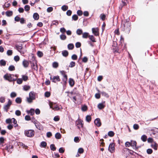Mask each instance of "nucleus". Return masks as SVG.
<instances>
[{
  "label": "nucleus",
  "instance_id": "680f3d73",
  "mask_svg": "<svg viewBox=\"0 0 158 158\" xmlns=\"http://www.w3.org/2000/svg\"><path fill=\"white\" fill-rule=\"evenodd\" d=\"M12 118L11 119L10 118L7 119L6 120V123L10 124V123L12 122Z\"/></svg>",
  "mask_w": 158,
  "mask_h": 158
},
{
  "label": "nucleus",
  "instance_id": "c756f323",
  "mask_svg": "<svg viewBox=\"0 0 158 158\" xmlns=\"http://www.w3.org/2000/svg\"><path fill=\"white\" fill-rule=\"evenodd\" d=\"M6 15L8 17H10L13 15V12L12 11L8 10L6 12Z\"/></svg>",
  "mask_w": 158,
  "mask_h": 158
},
{
  "label": "nucleus",
  "instance_id": "ea45409f",
  "mask_svg": "<svg viewBox=\"0 0 158 158\" xmlns=\"http://www.w3.org/2000/svg\"><path fill=\"white\" fill-rule=\"evenodd\" d=\"M47 146V143L45 141H42L40 143V146L41 147L45 148Z\"/></svg>",
  "mask_w": 158,
  "mask_h": 158
},
{
  "label": "nucleus",
  "instance_id": "603ef678",
  "mask_svg": "<svg viewBox=\"0 0 158 158\" xmlns=\"http://www.w3.org/2000/svg\"><path fill=\"white\" fill-rule=\"evenodd\" d=\"M16 94L15 92H11L10 94V96L12 98H15L16 97Z\"/></svg>",
  "mask_w": 158,
  "mask_h": 158
},
{
  "label": "nucleus",
  "instance_id": "c9c22d12",
  "mask_svg": "<svg viewBox=\"0 0 158 158\" xmlns=\"http://www.w3.org/2000/svg\"><path fill=\"white\" fill-rule=\"evenodd\" d=\"M6 62L5 60H1L0 61V64L1 66H5L6 65Z\"/></svg>",
  "mask_w": 158,
  "mask_h": 158
},
{
  "label": "nucleus",
  "instance_id": "423d86ee",
  "mask_svg": "<svg viewBox=\"0 0 158 158\" xmlns=\"http://www.w3.org/2000/svg\"><path fill=\"white\" fill-rule=\"evenodd\" d=\"M15 48L16 49L22 54H24L25 52V51L23 50L22 44H16L15 45Z\"/></svg>",
  "mask_w": 158,
  "mask_h": 158
},
{
  "label": "nucleus",
  "instance_id": "39448f33",
  "mask_svg": "<svg viewBox=\"0 0 158 158\" xmlns=\"http://www.w3.org/2000/svg\"><path fill=\"white\" fill-rule=\"evenodd\" d=\"M24 134L26 136L28 137H31L34 136L35 131L33 130H25L24 131Z\"/></svg>",
  "mask_w": 158,
  "mask_h": 158
},
{
  "label": "nucleus",
  "instance_id": "f8f14e48",
  "mask_svg": "<svg viewBox=\"0 0 158 158\" xmlns=\"http://www.w3.org/2000/svg\"><path fill=\"white\" fill-rule=\"evenodd\" d=\"M14 147L13 145H7L5 148V149L8 152L11 153L12 152V149Z\"/></svg>",
  "mask_w": 158,
  "mask_h": 158
},
{
  "label": "nucleus",
  "instance_id": "412c9836",
  "mask_svg": "<svg viewBox=\"0 0 158 158\" xmlns=\"http://www.w3.org/2000/svg\"><path fill=\"white\" fill-rule=\"evenodd\" d=\"M150 131H153V132L152 133V134L153 135H155L156 134V133H158V128L154 127L153 128H152L150 130Z\"/></svg>",
  "mask_w": 158,
  "mask_h": 158
},
{
  "label": "nucleus",
  "instance_id": "72a5a7b5",
  "mask_svg": "<svg viewBox=\"0 0 158 158\" xmlns=\"http://www.w3.org/2000/svg\"><path fill=\"white\" fill-rule=\"evenodd\" d=\"M147 136L145 135H142L141 138V139L143 142H145L147 140Z\"/></svg>",
  "mask_w": 158,
  "mask_h": 158
},
{
  "label": "nucleus",
  "instance_id": "dca6fc26",
  "mask_svg": "<svg viewBox=\"0 0 158 158\" xmlns=\"http://www.w3.org/2000/svg\"><path fill=\"white\" fill-rule=\"evenodd\" d=\"M158 144L156 142H154L151 144V147L154 150H156L157 149Z\"/></svg>",
  "mask_w": 158,
  "mask_h": 158
},
{
  "label": "nucleus",
  "instance_id": "c03bdc74",
  "mask_svg": "<svg viewBox=\"0 0 158 158\" xmlns=\"http://www.w3.org/2000/svg\"><path fill=\"white\" fill-rule=\"evenodd\" d=\"M50 148L51 150L53 151H55L56 149V148L54 144H51L50 145Z\"/></svg>",
  "mask_w": 158,
  "mask_h": 158
},
{
  "label": "nucleus",
  "instance_id": "20e7f679",
  "mask_svg": "<svg viewBox=\"0 0 158 158\" xmlns=\"http://www.w3.org/2000/svg\"><path fill=\"white\" fill-rule=\"evenodd\" d=\"M32 61L30 60L29 62L31 64V67L32 69L37 71L38 70V66L37 64H35V58L33 56H32Z\"/></svg>",
  "mask_w": 158,
  "mask_h": 158
},
{
  "label": "nucleus",
  "instance_id": "49530a36",
  "mask_svg": "<svg viewBox=\"0 0 158 158\" xmlns=\"http://www.w3.org/2000/svg\"><path fill=\"white\" fill-rule=\"evenodd\" d=\"M30 88V87L29 86L25 85L24 86L23 89L24 90L26 91L28 90Z\"/></svg>",
  "mask_w": 158,
  "mask_h": 158
},
{
  "label": "nucleus",
  "instance_id": "f257e3e1",
  "mask_svg": "<svg viewBox=\"0 0 158 158\" xmlns=\"http://www.w3.org/2000/svg\"><path fill=\"white\" fill-rule=\"evenodd\" d=\"M129 20V19L128 18L122 21V23L123 24V26L121 27L122 30L127 34L130 33L131 28V23Z\"/></svg>",
  "mask_w": 158,
  "mask_h": 158
},
{
  "label": "nucleus",
  "instance_id": "1a4fd4ad",
  "mask_svg": "<svg viewBox=\"0 0 158 158\" xmlns=\"http://www.w3.org/2000/svg\"><path fill=\"white\" fill-rule=\"evenodd\" d=\"M50 80H52V81L53 82L56 83L57 81H60V79L58 76H54L52 77L51 76L50 77Z\"/></svg>",
  "mask_w": 158,
  "mask_h": 158
},
{
  "label": "nucleus",
  "instance_id": "5701e85b",
  "mask_svg": "<svg viewBox=\"0 0 158 158\" xmlns=\"http://www.w3.org/2000/svg\"><path fill=\"white\" fill-rule=\"evenodd\" d=\"M77 125H80L81 127H82L83 126V122L82 120L79 119L78 122H76Z\"/></svg>",
  "mask_w": 158,
  "mask_h": 158
},
{
  "label": "nucleus",
  "instance_id": "bb28decb",
  "mask_svg": "<svg viewBox=\"0 0 158 158\" xmlns=\"http://www.w3.org/2000/svg\"><path fill=\"white\" fill-rule=\"evenodd\" d=\"M89 38L91 41L93 42H96L95 39L93 35H89Z\"/></svg>",
  "mask_w": 158,
  "mask_h": 158
},
{
  "label": "nucleus",
  "instance_id": "a18cd8bd",
  "mask_svg": "<svg viewBox=\"0 0 158 158\" xmlns=\"http://www.w3.org/2000/svg\"><path fill=\"white\" fill-rule=\"evenodd\" d=\"M91 119V116L89 115H87L86 117V120L88 122H89Z\"/></svg>",
  "mask_w": 158,
  "mask_h": 158
},
{
  "label": "nucleus",
  "instance_id": "7c9ffc66",
  "mask_svg": "<svg viewBox=\"0 0 158 158\" xmlns=\"http://www.w3.org/2000/svg\"><path fill=\"white\" fill-rule=\"evenodd\" d=\"M74 48V45L73 44L70 43L68 45V48L69 50H71L73 49Z\"/></svg>",
  "mask_w": 158,
  "mask_h": 158
},
{
  "label": "nucleus",
  "instance_id": "4d7b16f0",
  "mask_svg": "<svg viewBox=\"0 0 158 158\" xmlns=\"http://www.w3.org/2000/svg\"><path fill=\"white\" fill-rule=\"evenodd\" d=\"M30 9V6L28 5H26L24 6V10L26 11H28Z\"/></svg>",
  "mask_w": 158,
  "mask_h": 158
},
{
  "label": "nucleus",
  "instance_id": "f3484780",
  "mask_svg": "<svg viewBox=\"0 0 158 158\" xmlns=\"http://www.w3.org/2000/svg\"><path fill=\"white\" fill-rule=\"evenodd\" d=\"M27 112L28 114H30V115L32 116L35 113L34 109L33 108H31L30 110H27Z\"/></svg>",
  "mask_w": 158,
  "mask_h": 158
},
{
  "label": "nucleus",
  "instance_id": "473e14b6",
  "mask_svg": "<svg viewBox=\"0 0 158 158\" xmlns=\"http://www.w3.org/2000/svg\"><path fill=\"white\" fill-rule=\"evenodd\" d=\"M61 137V135L60 133L57 132L55 135V137L57 139H60Z\"/></svg>",
  "mask_w": 158,
  "mask_h": 158
},
{
  "label": "nucleus",
  "instance_id": "2f4dec72",
  "mask_svg": "<svg viewBox=\"0 0 158 158\" xmlns=\"http://www.w3.org/2000/svg\"><path fill=\"white\" fill-rule=\"evenodd\" d=\"M89 33L88 32H85L83 33L82 37L83 38L86 39L88 37L89 38Z\"/></svg>",
  "mask_w": 158,
  "mask_h": 158
},
{
  "label": "nucleus",
  "instance_id": "aec40b11",
  "mask_svg": "<svg viewBox=\"0 0 158 158\" xmlns=\"http://www.w3.org/2000/svg\"><path fill=\"white\" fill-rule=\"evenodd\" d=\"M62 54L63 56L67 57L69 55V52L67 51L64 50L62 52Z\"/></svg>",
  "mask_w": 158,
  "mask_h": 158
},
{
  "label": "nucleus",
  "instance_id": "338daca9",
  "mask_svg": "<svg viewBox=\"0 0 158 158\" xmlns=\"http://www.w3.org/2000/svg\"><path fill=\"white\" fill-rule=\"evenodd\" d=\"M20 58L18 56H15L14 57V60L15 61L17 62L19 60Z\"/></svg>",
  "mask_w": 158,
  "mask_h": 158
},
{
  "label": "nucleus",
  "instance_id": "f03ea898",
  "mask_svg": "<svg viewBox=\"0 0 158 158\" xmlns=\"http://www.w3.org/2000/svg\"><path fill=\"white\" fill-rule=\"evenodd\" d=\"M3 78L5 80H7L10 82L14 81L17 80V76L14 74L6 73L3 76Z\"/></svg>",
  "mask_w": 158,
  "mask_h": 158
},
{
  "label": "nucleus",
  "instance_id": "4be33fe9",
  "mask_svg": "<svg viewBox=\"0 0 158 158\" xmlns=\"http://www.w3.org/2000/svg\"><path fill=\"white\" fill-rule=\"evenodd\" d=\"M50 108H52L53 110H58L60 109V108L56 105H54L52 106H50Z\"/></svg>",
  "mask_w": 158,
  "mask_h": 158
},
{
  "label": "nucleus",
  "instance_id": "a19ab883",
  "mask_svg": "<svg viewBox=\"0 0 158 158\" xmlns=\"http://www.w3.org/2000/svg\"><path fill=\"white\" fill-rule=\"evenodd\" d=\"M87 106L86 105H84L81 107V109L83 111H85L87 110Z\"/></svg>",
  "mask_w": 158,
  "mask_h": 158
},
{
  "label": "nucleus",
  "instance_id": "0e129e2a",
  "mask_svg": "<svg viewBox=\"0 0 158 158\" xmlns=\"http://www.w3.org/2000/svg\"><path fill=\"white\" fill-rule=\"evenodd\" d=\"M17 83L19 84H20L22 83L23 82V80L21 78H18L16 80Z\"/></svg>",
  "mask_w": 158,
  "mask_h": 158
},
{
  "label": "nucleus",
  "instance_id": "5fc2aeb1",
  "mask_svg": "<svg viewBox=\"0 0 158 158\" xmlns=\"http://www.w3.org/2000/svg\"><path fill=\"white\" fill-rule=\"evenodd\" d=\"M72 19L74 21H76L78 19V17L75 14L72 16Z\"/></svg>",
  "mask_w": 158,
  "mask_h": 158
},
{
  "label": "nucleus",
  "instance_id": "6e6d98bb",
  "mask_svg": "<svg viewBox=\"0 0 158 158\" xmlns=\"http://www.w3.org/2000/svg\"><path fill=\"white\" fill-rule=\"evenodd\" d=\"M37 54L38 56L40 57H42L43 55V52L40 51H38Z\"/></svg>",
  "mask_w": 158,
  "mask_h": 158
},
{
  "label": "nucleus",
  "instance_id": "f704fd0d",
  "mask_svg": "<svg viewBox=\"0 0 158 158\" xmlns=\"http://www.w3.org/2000/svg\"><path fill=\"white\" fill-rule=\"evenodd\" d=\"M98 107L99 109L101 110L104 108L105 106L102 103H100L98 105Z\"/></svg>",
  "mask_w": 158,
  "mask_h": 158
},
{
  "label": "nucleus",
  "instance_id": "0eeeda50",
  "mask_svg": "<svg viewBox=\"0 0 158 158\" xmlns=\"http://www.w3.org/2000/svg\"><path fill=\"white\" fill-rule=\"evenodd\" d=\"M130 144L131 146L135 150H138L140 148L139 146H137V142L135 141L131 140Z\"/></svg>",
  "mask_w": 158,
  "mask_h": 158
},
{
  "label": "nucleus",
  "instance_id": "a211bd4d",
  "mask_svg": "<svg viewBox=\"0 0 158 158\" xmlns=\"http://www.w3.org/2000/svg\"><path fill=\"white\" fill-rule=\"evenodd\" d=\"M69 83L71 87H73L74 85V81L73 78H70L69 79Z\"/></svg>",
  "mask_w": 158,
  "mask_h": 158
},
{
  "label": "nucleus",
  "instance_id": "e433bc0d",
  "mask_svg": "<svg viewBox=\"0 0 158 158\" xmlns=\"http://www.w3.org/2000/svg\"><path fill=\"white\" fill-rule=\"evenodd\" d=\"M75 62L74 61H72L70 62L69 66V67L73 68L75 66Z\"/></svg>",
  "mask_w": 158,
  "mask_h": 158
},
{
  "label": "nucleus",
  "instance_id": "864d4df0",
  "mask_svg": "<svg viewBox=\"0 0 158 158\" xmlns=\"http://www.w3.org/2000/svg\"><path fill=\"white\" fill-rule=\"evenodd\" d=\"M106 17V15L104 14H101L100 15V19L102 21H104L105 20Z\"/></svg>",
  "mask_w": 158,
  "mask_h": 158
},
{
  "label": "nucleus",
  "instance_id": "2eb2a0df",
  "mask_svg": "<svg viewBox=\"0 0 158 158\" xmlns=\"http://www.w3.org/2000/svg\"><path fill=\"white\" fill-rule=\"evenodd\" d=\"M92 31L93 33L95 36H98L99 35L98 29L97 28H92Z\"/></svg>",
  "mask_w": 158,
  "mask_h": 158
},
{
  "label": "nucleus",
  "instance_id": "774afa93",
  "mask_svg": "<svg viewBox=\"0 0 158 158\" xmlns=\"http://www.w3.org/2000/svg\"><path fill=\"white\" fill-rule=\"evenodd\" d=\"M15 114L17 116H19L21 114V112L19 110H17L15 111Z\"/></svg>",
  "mask_w": 158,
  "mask_h": 158
},
{
  "label": "nucleus",
  "instance_id": "9b49d317",
  "mask_svg": "<svg viewBox=\"0 0 158 158\" xmlns=\"http://www.w3.org/2000/svg\"><path fill=\"white\" fill-rule=\"evenodd\" d=\"M35 125L37 129L40 130H43V128L42 125L38 121L35 123Z\"/></svg>",
  "mask_w": 158,
  "mask_h": 158
},
{
  "label": "nucleus",
  "instance_id": "cd10ccee",
  "mask_svg": "<svg viewBox=\"0 0 158 158\" xmlns=\"http://www.w3.org/2000/svg\"><path fill=\"white\" fill-rule=\"evenodd\" d=\"M100 93L103 96L106 98H108L109 97V96L108 95V94L107 93L104 91H101L100 92Z\"/></svg>",
  "mask_w": 158,
  "mask_h": 158
},
{
  "label": "nucleus",
  "instance_id": "9d476101",
  "mask_svg": "<svg viewBox=\"0 0 158 158\" xmlns=\"http://www.w3.org/2000/svg\"><path fill=\"white\" fill-rule=\"evenodd\" d=\"M114 144L113 143H110L108 147V150L111 153H113L114 151Z\"/></svg>",
  "mask_w": 158,
  "mask_h": 158
},
{
  "label": "nucleus",
  "instance_id": "3c124183",
  "mask_svg": "<svg viewBox=\"0 0 158 158\" xmlns=\"http://www.w3.org/2000/svg\"><path fill=\"white\" fill-rule=\"evenodd\" d=\"M22 78L23 80L24 81H26L28 79V77L25 75H22Z\"/></svg>",
  "mask_w": 158,
  "mask_h": 158
},
{
  "label": "nucleus",
  "instance_id": "c85d7f7f",
  "mask_svg": "<svg viewBox=\"0 0 158 158\" xmlns=\"http://www.w3.org/2000/svg\"><path fill=\"white\" fill-rule=\"evenodd\" d=\"M15 101L17 104H20L22 101V98L20 97H17L16 98Z\"/></svg>",
  "mask_w": 158,
  "mask_h": 158
},
{
  "label": "nucleus",
  "instance_id": "ddd939ff",
  "mask_svg": "<svg viewBox=\"0 0 158 158\" xmlns=\"http://www.w3.org/2000/svg\"><path fill=\"white\" fill-rule=\"evenodd\" d=\"M94 123L98 127H100L101 125V123L99 118H96L94 121Z\"/></svg>",
  "mask_w": 158,
  "mask_h": 158
},
{
  "label": "nucleus",
  "instance_id": "13d9d810",
  "mask_svg": "<svg viewBox=\"0 0 158 158\" xmlns=\"http://www.w3.org/2000/svg\"><path fill=\"white\" fill-rule=\"evenodd\" d=\"M50 93L48 91L46 92L44 94L45 96L47 98H48L50 96Z\"/></svg>",
  "mask_w": 158,
  "mask_h": 158
},
{
  "label": "nucleus",
  "instance_id": "37998d69",
  "mask_svg": "<svg viewBox=\"0 0 158 158\" xmlns=\"http://www.w3.org/2000/svg\"><path fill=\"white\" fill-rule=\"evenodd\" d=\"M82 33V31L81 29H78L76 31V33L78 35H81Z\"/></svg>",
  "mask_w": 158,
  "mask_h": 158
},
{
  "label": "nucleus",
  "instance_id": "393cba45",
  "mask_svg": "<svg viewBox=\"0 0 158 158\" xmlns=\"http://www.w3.org/2000/svg\"><path fill=\"white\" fill-rule=\"evenodd\" d=\"M124 149L126 151H128V152L131 155H133V153H135L136 154H137V153L134 152L133 150H131L129 149L128 148H124Z\"/></svg>",
  "mask_w": 158,
  "mask_h": 158
},
{
  "label": "nucleus",
  "instance_id": "7ed1b4c3",
  "mask_svg": "<svg viewBox=\"0 0 158 158\" xmlns=\"http://www.w3.org/2000/svg\"><path fill=\"white\" fill-rule=\"evenodd\" d=\"M36 93L34 91H31L29 93V97L27 98V101L29 103H31L35 99Z\"/></svg>",
  "mask_w": 158,
  "mask_h": 158
},
{
  "label": "nucleus",
  "instance_id": "de8ad7c7",
  "mask_svg": "<svg viewBox=\"0 0 158 158\" xmlns=\"http://www.w3.org/2000/svg\"><path fill=\"white\" fill-rule=\"evenodd\" d=\"M60 38L62 40H64L66 39V36L65 35L62 34L60 35Z\"/></svg>",
  "mask_w": 158,
  "mask_h": 158
},
{
  "label": "nucleus",
  "instance_id": "6ab92c4d",
  "mask_svg": "<svg viewBox=\"0 0 158 158\" xmlns=\"http://www.w3.org/2000/svg\"><path fill=\"white\" fill-rule=\"evenodd\" d=\"M127 1L126 0H122V3L120 5L119 8H122L123 6L126 5Z\"/></svg>",
  "mask_w": 158,
  "mask_h": 158
},
{
  "label": "nucleus",
  "instance_id": "58836bf2",
  "mask_svg": "<svg viewBox=\"0 0 158 158\" xmlns=\"http://www.w3.org/2000/svg\"><path fill=\"white\" fill-rule=\"evenodd\" d=\"M8 69L10 71H13L15 70V68L13 65H10L8 68Z\"/></svg>",
  "mask_w": 158,
  "mask_h": 158
},
{
  "label": "nucleus",
  "instance_id": "b1692460",
  "mask_svg": "<svg viewBox=\"0 0 158 158\" xmlns=\"http://www.w3.org/2000/svg\"><path fill=\"white\" fill-rule=\"evenodd\" d=\"M67 79L64 78H63L62 79V81L63 82H61V84H63V87H64L66 86V85L67 84Z\"/></svg>",
  "mask_w": 158,
  "mask_h": 158
},
{
  "label": "nucleus",
  "instance_id": "a878e982",
  "mask_svg": "<svg viewBox=\"0 0 158 158\" xmlns=\"http://www.w3.org/2000/svg\"><path fill=\"white\" fill-rule=\"evenodd\" d=\"M33 18L35 20H38L39 18V14L37 13H34L33 15Z\"/></svg>",
  "mask_w": 158,
  "mask_h": 158
},
{
  "label": "nucleus",
  "instance_id": "09e8293b",
  "mask_svg": "<svg viewBox=\"0 0 158 158\" xmlns=\"http://www.w3.org/2000/svg\"><path fill=\"white\" fill-rule=\"evenodd\" d=\"M58 66V63L56 62H54L52 63V66L54 68H56Z\"/></svg>",
  "mask_w": 158,
  "mask_h": 158
},
{
  "label": "nucleus",
  "instance_id": "4468645a",
  "mask_svg": "<svg viewBox=\"0 0 158 158\" xmlns=\"http://www.w3.org/2000/svg\"><path fill=\"white\" fill-rule=\"evenodd\" d=\"M29 64V62L27 60H24L23 61V65L24 67L25 68H27Z\"/></svg>",
  "mask_w": 158,
  "mask_h": 158
},
{
  "label": "nucleus",
  "instance_id": "69168bd1",
  "mask_svg": "<svg viewBox=\"0 0 158 158\" xmlns=\"http://www.w3.org/2000/svg\"><path fill=\"white\" fill-rule=\"evenodd\" d=\"M77 56L76 54H73L71 56V58L72 60H76L77 59Z\"/></svg>",
  "mask_w": 158,
  "mask_h": 158
},
{
  "label": "nucleus",
  "instance_id": "052dcab7",
  "mask_svg": "<svg viewBox=\"0 0 158 158\" xmlns=\"http://www.w3.org/2000/svg\"><path fill=\"white\" fill-rule=\"evenodd\" d=\"M153 152V151L152 149L148 148L147 150V152L148 154H151Z\"/></svg>",
  "mask_w": 158,
  "mask_h": 158
},
{
  "label": "nucleus",
  "instance_id": "4c0bfd02",
  "mask_svg": "<svg viewBox=\"0 0 158 158\" xmlns=\"http://www.w3.org/2000/svg\"><path fill=\"white\" fill-rule=\"evenodd\" d=\"M13 121V124L15 125L14 127H16L17 126H18V125L17 124V121L14 118H12V121Z\"/></svg>",
  "mask_w": 158,
  "mask_h": 158
},
{
  "label": "nucleus",
  "instance_id": "6e6552de",
  "mask_svg": "<svg viewBox=\"0 0 158 158\" xmlns=\"http://www.w3.org/2000/svg\"><path fill=\"white\" fill-rule=\"evenodd\" d=\"M12 104V101L10 100L9 99L7 104L6 105L4 106V110L6 112H7L8 110L10 108V105Z\"/></svg>",
  "mask_w": 158,
  "mask_h": 158
},
{
  "label": "nucleus",
  "instance_id": "bf43d9fd",
  "mask_svg": "<svg viewBox=\"0 0 158 158\" xmlns=\"http://www.w3.org/2000/svg\"><path fill=\"white\" fill-rule=\"evenodd\" d=\"M13 52L11 50H8L6 52V54L7 55L10 56L12 55Z\"/></svg>",
  "mask_w": 158,
  "mask_h": 158
},
{
  "label": "nucleus",
  "instance_id": "79ce46f5",
  "mask_svg": "<svg viewBox=\"0 0 158 158\" xmlns=\"http://www.w3.org/2000/svg\"><path fill=\"white\" fill-rule=\"evenodd\" d=\"M61 9L64 11H65L68 9V7L67 6L64 5L61 7Z\"/></svg>",
  "mask_w": 158,
  "mask_h": 158
},
{
  "label": "nucleus",
  "instance_id": "e2e57ef3",
  "mask_svg": "<svg viewBox=\"0 0 158 158\" xmlns=\"http://www.w3.org/2000/svg\"><path fill=\"white\" fill-rule=\"evenodd\" d=\"M64 149L63 147L60 148L59 149V152L60 153H63L64 152Z\"/></svg>",
  "mask_w": 158,
  "mask_h": 158
},
{
  "label": "nucleus",
  "instance_id": "8fccbe9b",
  "mask_svg": "<svg viewBox=\"0 0 158 158\" xmlns=\"http://www.w3.org/2000/svg\"><path fill=\"white\" fill-rule=\"evenodd\" d=\"M108 135L110 137H113L114 135V133L113 131H110L108 132Z\"/></svg>",
  "mask_w": 158,
  "mask_h": 158
}]
</instances>
